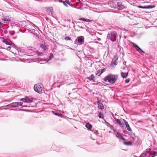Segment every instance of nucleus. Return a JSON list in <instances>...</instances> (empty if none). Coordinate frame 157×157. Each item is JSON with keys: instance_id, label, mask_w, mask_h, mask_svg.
I'll use <instances>...</instances> for the list:
<instances>
[{"instance_id": "nucleus-7", "label": "nucleus", "mask_w": 157, "mask_h": 157, "mask_svg": "<svg viewBox=\"0 0 157 157\" xmlns=\"http://www.w3.org/2000/svg\"><path fill=\"white\" fill-rule=\"evenodd\" d=\"M19 101L27 103H30L33 102V100L27 97H25L24 98L20 99Z\"/></svg>"}, {"instance_id": "nucleus-59", "label": "nucleus", "mask_w": 157, "mask_h": 157, "mask_svg": "<svg viewBox=\"0 0 157 157\" xmlns=\"http://www.w3.org/2000/svg\"><path fill=\"white\" fill-rule=\"evenodd\" d=\"M124 136H126V135H124Z\"/></svg>"}, {"instance_id": "nucleus-14", "label": "nucleus", "mask_w": 157, "mask_h": 157, "mask_svg": "<svg viewBox=\"0 0 157 157\" xmlns=\"http://www.w3.org/2000/svg\"><path fill=\"white\" fill-rule=\"evenodd\" d=\"M105 71V69H103L101 70H98L97 72L96 73V75H98V76H99Z\"/></svg>"}, {"instance_id": "nucleus-22", "label": "nucleus", "mask_w": 157, "mask_h": 157, "mask_svg": "<svg viewBox=\"0 0 157 157\" xmlns=\"http://www.w3.org/2000/svg\"><path fill=\"white\" fill-rule=\"evenodd\" d=\"M2 42L6 45H11V43L4 38H3Z\"/></svg>"}, {"instance_id": "nucleus-39", "label": "nucleus", "mask_w": 157, "mask_h": 157, "mask_svg": "<svg viewBox=\"0 0 157 157\" xmlns=\"http://www.w3.org/2000/svg\"><path fill=\"white\" fill-rule=\"evenodd\" d=\"M116 134L118 136H121V137H122V135L119 132H117L116 133Z\"/></svg>"}, {"instance_id": "nucleus-40", "label": "nucleus", "mask_w": 157, "mask_h": 157, "mask_svg": "<svg viewBox=\"0 0 157 157\" xmlns=\"http://www.w3.org/2000/svg\"><path fill=\"white\" fill-rule=\"evenodd\" d=\"M130 81V80L129 79H126L125 80V82L126 83H128Z\"/></svg>"}, {"instance_id": "nucleus-11", "label": "nucleus", "mask_w": 157, "mask_h": 157, "mask_svg": "<svg viewBox=\"0 0 157 157\" xmlns=\"http://www.w3.org/2000/svg\"><path fill=\"white\" fill-rule=\"evenodd\" d=\"M76 40L79 43V45L82 44L84 42V37L82 36H79L77 38Z\"/></svg>"}, {"instance_id": "nucleus-3", "label": "nucleus", "mask_w": 157, "mask_h": 157, "mask_svg": "<svg viewBox=\"0 0 157 157\" xmlns=\"http://www.w3.org/2000/svg\"><path fill=\"white\" fill-rule=\"evenodd\" d=\"M117 36L116 32L115 31L112 32L108 34L107 35V39L114 42L116 40Z\"/></svg>"}, {"instance_id": "nucleus-28", "label": "nucleus", "mask_w": 157, "mask_h": 157, "mask_svg": "<svg viewBox=\"0 0 157 157\" xmlns=\"http://www.w3.org/2000/svg\"><path fill=\"white\" fill-rule=\"evenodd\" d=\"M115 120L117 121V123L119 124L120 125H123V124L121 123V121L120 120L118 119H117Z\"/></svg>"}, {"instance_id": "nucleus-58", "label": "nucleus", "mask_w": 157, "mask_h": 157, "mask_svg": "<svg viewBox=\"0 0 157 157\" xmlns=\"http://www.w3.org/2000/svg\"><path fill=\"white\" fill-rule=\"evenodd\" d=\"M32 25H34V24H33V23H32Z\"/></svg>"}, {"instance_id": "nucleus-2", "label": "nucleus", "mask_w": 157, "mask_h": 157, "mask_svg": "<svg viewBox=\"0 0 157 157\" xmlns=\"http://www.w3.org/2000/svg\"><path fill=\"white\" fill-rule=\"evenodd\" d=\"M118 77V76L117 75L109 74L108 75L105 77L104 78V81L105 82L108 81L109 83L113 84L117 80Z\"/></svg>"}, {"instance_id": "nucleus-47", "label": "nucleus", "mask_w": 157, "mask_h": 157, "mask_svg": "<svg viewBox=\"0 0 157 157\" xmlns=\"http://www.w3.org/2000/svg\"><path fill=\"white\" fill-rule=\"evenodd\" d=\"M123 121H124V123H125V122H127L124 119H123Z\"/></svg>"}, {"instance_id": "nucleus-43", "label": "nucleus", "mask_w": 157, "mask_h": 157, "mask_svg": "<svg viewBox=\"0 0 157 157\" xmlns=\"http://www.w3.org/2000/svg\"><path fill=\"white\" fill-rule=\"evenodd\" d=\"M97 85H98L99 86H101V85H102V84L101 82H99L97 83Z\"/></svg>"}, {"instance_id": "nucleus-53", "label": "nucleus", "mask_w": 157, "mask_h": 157, "mask_svg": "<svg viewBox=\"0 0 157 157\" xmlns=\"http://www.w3.org/2000/svg\"><path fill=\"white\" fill-rule=\"evenodd\" d=\"M113 131H114V132L115 133V132H116V130H113Z\"/></svg>"}, {"instance_id": "nucleus-27", "label": "nucleus", "mask_w": 157, "mask_h": 157, "mask_svg": "<svg viewBox=\"0 0 157 157\" xmlns=\"http://www.w3.org/2000/svg\"><path fill=\"white\" fill-rule=\"evenodd\" d=\"M79 20H82L83 21H86V22H91V21L90 20H89V19H85L84 18H80L79 19Z\"/></svg>"}, {"instance_id": "nucleus-19", "label": "nucleus", "mask_w": 157, "mask_h": 157, "mask_svg": "<svg viewBox=\"0 0 157 157\" xmlns=\"http://www.w3.org/2000/svg\"><path fill=\"white\" fill-rule=\"evenodd\" d=\"M85 126L88 130L91 129L92 128V125L89 123L86 124Z\"/></svg>"}, {"instance_id": "nucleus-26", "label": "nucleus", "mask_w": 157, "mask_h": 157, "mask_svg": "<svg viewBox=\"0 0 157 157\" xmlns=\"http://www.w3.org/2000/svg\"><path fill=\"white\" fill-rule=\"evenodd\" d=\"M146 9H151L154 8L155 6V5L145 6Z\"/></svg>"}, {"instance_id": "nucleus-41", "label": "nucleus", "mask_w": 157, "mask_h": 157, "mask_svg": "<svg viewBox=\"0 0 157 157\" xmlns=\"http://www.w3.org/2000/svg\"><path fill=\"white\" fill-rule=\"evenodd\" d=\"M63 3L65 6H67V5L66 4L67 2H66V1H63Z\"/></svg>"}, {"instance_id": "nucleus-45", "label": "nucleus", "mask_w": 157, "mask_h": 157, "mask_svg": "<svg viewBox=\"0 0 157 157\" xmlns=\"http://www.w3.org/2000/svg\"><path fill=\"white\" fill-rule=\"evenodd\" d=\"M60 147H59L58 148H57V149H54L55 150H56L57 151H59L60 150L59 149H58V148H59Z\"/></svg>"}, {"instance_id": "nucleus-21", "label": "nucleus", "mask_w": 157, "mask_h": 157, "mask_svg": "<svg viewBox=\"0 0 157 157\" xmlns=\"http://www.w3.org/2000/svg\"><path fill=\"white\" fill-rule=\"evenodd\" d=\"M99 108L101 109H104V107L103 104L101 103H99L98 104Z\"/></svg>"}, {"instance_id": "nucleus-30", "label": "nucleus", "mask_w": 157, "mask_h": 157, "mask_svg": "<svg viewBox=\"0 0 157 157\" xmlns=\"http://www.w3.org/2000/svg\"><path fill=\"white\" fill-rule=\"evenodd\" d=\"M40 47L41 48L44 50H45L46 49V47L44 44H42L40 45Z\"/></svg>"}, {"instance_id": "nucleus-57", "label": "nucleus", "mask_w": 157, "mask_h": 157, "mask_svg": "<svg viewBox=\"0 0 157 157\" xmlns=\"http://www.w3.org/2000/svg\"><path fill=\"white\" fill-rule=\"evenodd\" d=\"M54 146H55V145H52V147Z\"/></svg>"}, {"instance_id": "nucleus-36", "label": "nucleus", "mask_w": 157, "mask_h": 157, "mask_svg": "<svg viewBox=\"0 0 157 157\" xmlns=\"http://www.w3.org/2000/svg\"><path fill=\"white\" fill-rule=\"evenodd\" d=\"M138 7H139V8H140L146 9V8H145V7H146L145 6H138Z\"/></svg>"}, {"instance_id": "nucleus-20", "label": "nucleus", "mask_w": 157, "mask_h": 157, "mask_svg": "<svg viewBox=\"0 0 157 157\" xmlns=\"http://www.w3.org/2000/svg\"><path fill=\"white\" fill-rule=\"evenodd\" d=\"M125 125L126 126V127L127 128V129L129 131H132V130L130 127L128 122H125Z\"/></svg>"}, {"instance_id": "nucleus-60", "label": "nucleus", "mask_w": 157, "mask_h": 157, "mask_svg": "<svg viewBox=\"0 0 157 157\" xmlns=\"http://www.w3.org/2000/svg\"><path fill=\"white\" fill-rule=\"evenodd\" d=\"M76 41H75V43H76Z\"/></svg>"}, {"instance_id": "nucleus-1", "label": "nucleus", "mask_w": 157, "mask_h": 157, "mask_svg": "<svg viewBox=\"0 0 157 157\" xmlns=\"http://www.w3.org/2000/svg\"><path fill=\"white\" fill-rule=\"evenodd\" d=\"M150 148L147 149L140 156V157H154L157 155V147L153 151H151Z\"/></svg>"}, {"instance_id": "nucleus-32", "label": "nucleus", "mask_w": 157, "mask_h": 157, "mask_svg": "<svg viewBox=\"0 0 157 157\" xmlns=\"http://www.w3.org/2000/svg\"><path fill=\"white\" fill-rule=\"evenodd\" d=\"M64 39L66 40H71V37L69 36H66L64 38Z\"/></svg>"}, {"instance_id": "nucleus-34", "label": "nucleus", "mask_w": 157, "mask_h": 157, "mask_svg": "<svg viewBox=\"0 0 157 157\" xmlns=\"http://www.w3.org/2000/svg\"><path fill=\"white\" fill-rule=\"evenodd\" d=\"M53 55L52 53H50V55L49 56V60L51 59H52V58L53 57Z\"/></svg>"}, {"instance_id": "nucleus-52", "label": "nucleus", "mask_w": 157, "mask_h": 157, "mask_svg": "<svg viewBox=\"0 0 157 157\" xmlns=\"http://www.w3.org/2000/svg\"><path fill=\"white\" fill-rule=\"evenodd\" d=\"M8 48H9V49H10L11 48V47L10 46L8 47Z\"/></svg>"}, {"instance_id": "nucleus-46", "label": "nucleus", "mask_w": 157, "mask_h": 157, "mask_svg": "<svg viewBox=\"0 0 157 157\" xmlns=\"http://www.w3.org/2000/svg\"><path fill=\"white\" fill-rule=\"evenodd\" d=\"M59 2H60V3L63 2V1L62 0H59Z\"/></svg>"}, {"instance_id": "nucleus-25", "label": "nucleus", "mask_w": 157, "mask_h": 157, "mask_svg": "<svg viewBox=\"0 0 157 157\" xmlns=\"http://www.w3.org/2000/svg\"><path fill=\"white\" fill-rule=\"evenodd\" d=\"M98 116L99 118H104V116L103 114L100 112H98Z\"/></svg>"}, {"instance_id": "nucleus-38", "label": "nucleus", "mask_w": 157, "mask_h": 157, "mask_svg": "<svg viewBox=\"0 0 157 157\" xmlns=\"http://www.w3.org/2000/svg\"><path fill=\"white\" fill-rule=\"evenodd\" d=\"M68 1H69V0H65V1L67 2V4H69V5H70L71 3L69 2Z\"/></svg>"}, {"instance_id": "nucleus-31", "label": "nucleus", "mask_w": 157, "mask_h": 157, "mask_svg": "<svg viewBox=\"0 0 157 157\" xmlns=\"http://www.w3.org/2000/svg\"><path fill=\"white\" fill-rule=\"evenodd\" d=\"M48 10L50 11V13H52L53 12V9L52 7H51L48 9Z\"/></svg>"}, {"instance_id": "nucleus-13", "label": "nucleus", "mask_w": 157, "mask_h": 157, "mask_svg": "<svg viewBox=\"0 0 157 157\" xmlns=\"http://www.w3.org/2000/svg\"><path fill=\"white\" fill-rule=\"evenodd\" d=\"M118 59V57L117 56H114L113 58L112 59L111 64L117 65V61Z\"/></svg>"}, {"instance_id": "nucleus-49", "label": "nucleus", "mask_w": 157, "mask_h": 157, "mask_svg": "<svg viewBox=\"0 0 157 157\" xmlns=\"http://www.w3.org/2000/svg\"><path fill=\"white\" fill-rule=\"evenodd\" d=\"M97 132H98L97 131H95L94 132V133H95L96 134H97V133H98Z\"/></svg>"}, {"instance_id": "nucleus-37", "label": "nucleus", "mask_w": 157, "mask_h": 157, "mask_svg": "<svg viewBox=\"0 0 157 157\" xmlns=\"http://www.w3.org/2000/svg\"><path fill=\"white\" fill-rule=\"evenodd\" d=\"M123 132L125 134L128 133V131H127V130H123Z\"/></svg>"}, {"instance_id": "nucleus-44", "label": "nucleus", "mask_w": 157, "mask_h": 157, "mask_svg": "<svg viewBox=\"0 0 157 157\" xmlns=\"http://www.w3.org/2000/svg\"><path fill=\"white\" fill-rule=\"evenodd\" d=\"M116 137H117V138L120 139H121V136H117L116 135Z\"/></svg>"}, {"instance_id": "nucleus-33", "label": "nucleus", "mask_w": 157, "mask_h": 157, "mask_svg": "<svg viewBox=\"0 0 157 157\" xmlns=\"http://www.w3.org/2000/svg\"><path fill=\"white\" fill-rule=\"evenodd\" d=\"M3 20L4 21H8V22H10L11 21L10 19L8 18L7 17H5L4 18Z\"/></svg>"}, {"instance_id": "nucleus-16", "label": "nucleus", "mask_w": 157, "mask_h": 157, "mask_svg": "<svg viewBox=\"0 0 157 157\" xmlns=\"http://www.w3.org/2000/svg\"><path fill=\"white\" fill-rule=\"evenodd\" d=\"M28 31L30 33L33 34L34 35L36 36V31H37V30H35L34 29L31 28H29V29H28Z\"/></svg>"}, {"instance_id": "nucleus-55", "label": "nucleus", "mask_w": 157, "mask_h": 157, "mask_svg": "<svg viewBox=\"0 0 157 157\" xmlns=\"http://www.w3.org/2000/svg\"><path fill=\"white\" fill-rule=\"evenodd\" d=\"M11 109V110H14L13 109Z\"/></svg>"}, {"instance_id": "nucleus-35", "label": "nucleus", "mask_w": 157, "mask_h": 157, "mask_svg": "<svg viewBox=\"0 0 157 157\" xmlns=\"http://www.w3.org/2000/svg\"><path fill=\"white\" fill-rule=\"evenodd\" d=\"M15 33V32L14 31H11L10 32V34L11 35H13Z\"/></svg>"}, {"instance_id": "nucleus-51", "label": "nucleus", "mask_w": 157, "mask_h": 157, "mask_svg": "<svg viewBox=\"0 0 157 157\" xmlns=\"http://www.w3.org/2000/svg\"><path fill=\"white\" fill-rule=\"evenodd\" d=\"M45 61H46V62H48V60H47V59H46Z\"/></svg>"}, {"instance_id": "nucleus-9", "label": "nucleus", "mask_w": 157, "mask_h": 157, "mask_svg": "<svg viewBox=\"0 0 157 157\" xmlns=\"http://www.w3.org/2000/svg\"><path fill=\"white\" fill-rule=\"evenodd\" d=\"M132 44L133 46L136 49L137 51L139 52L143 53L144 54L145 53V52L143 51L139 47V46L137 44H136L135 43H132Z\"/></svg>"}, {"instance_id": "nucleus-10", "label": "nucleus", "mask_w": 157, "mask_h": 157, "mask_svg": "<svg viewBox=\"0 0 157 157\" xmlns=\"http://www.w3.org/2000/svg\"><path fill=\"white\" fill-rule=\"evenodd\" d=\"M11 45H10L12 47H13L17 49V51L18 52V54L19 55H20V53H21V52L22 51V49L21 48H18L17 46L15 45V44L12 43L11 42Z\"/></svg>"}, {"instance_id": "nucleus-15", "label": "nucleus", "mask_w": 157, "mask_h": 157, "mask_svg": "<svg viewBox=\"0 0 157 157\" xmlns=\"http://www.w3.org/2000/svg\"><path fill=\"white\" fill-rule=\"evenodd\" d=\"M117 4V7L119 9L121 10L123 8L124 6L121 2H118Z\"/></svg>"}, {"instance_id": "nucleus-18", "label": "nucleus", "mask_w": 157, "mask_h": 157, "mask_svg": "<svg viewBox=\"0 0 157 157\" xmlns=\"http://www.w3.org/2000/svg\"><path fill=\"white\" fill-rule=\"evenodd\" d=\"M123 143L124 145L127 146L131 145L132 144V143L131 141H124Z\"/></svg>"}, {"instance_id": "nucleus-42", "label": "nucleus", "mask_w": 157, "mask_h": 157, "mask_svg": "<svg viewBox=\"0 0 157 157\" xmlns=\"http://www.w3.org/2000/svg\"><path fill=\"white\" fill-rule=\"evenodd\" d=\"M121 137V139L122 140L124 141L126 140L125 139H124V138L122 136V137Z\"/></svg>"}, {"instance_id": "nucleus-6", "label": "nucleus", "mask_w": 157, "mask_h": 157, "mask_svg": "<svg viewBox=\"0 0 157 157\" xmlns=\"http://www.w3.org/2000/svg\"><path fill=\"white\" fill-rule=\"evenodd\" d=\"M130 135V139L131 142L133 144H136L137 141L138 140V137L136 136L134 134H131Z\"/></svg>"}, {"instance_id": "nucleus-17", "label": "nucleus", "mask_w": 157, "mask_h": 157, "mask_svg": "<svg viewBox=\"0 0 157 157\" xmlns=\"http://www.w3.org/2000/svg\"><path fill=\"white\" fill-rule=\"evenodd\" d=\"M52 113L55 115L60 117H63V115L62 114L59 113H57L55 111H52Z\"/></svg>"}, {"instance_id": "nucleus-12", "label": "nucleus", "mask_w": 157, "mask_h": 157, "mask_svg": "<svg viewBox=\"0 0 157 157\" xmlns=\"http://www.w3.org/2000/svg\"><path fill=\"white\" fill-rule=\"evenodd\" d=\"M26 22L25 21L23 22L20 21L19 23L17 22H15L14 23V25L16 26L17 27H23L24 26H25V25H22V24H24L25 25V23Z\"/></svg>"}, {"instance_id": "nucleus-5", "label": "nucleus", "mask_w": 157, "mask_h": 157, "mask_svg": "<svg viewBox=\"0 0 157 157\" xmlns=\"http://www.w3.org/2000/svg\"><path fill=\"white\" fill-rule=\"evenodd\" d=\"M43 86L42 84H36L34 85V89L36 92L41 93H42Z\"/></svg>"}, {"instance_id": "nucleus-54", "label": "nucleus", "mask_w": 157, "mask_h": 157, "mask_svg": "<svg viewBox=\"0 0 157 157\" xmlns=\"http://www.w3.org/2000/svg\"><path fill=\"white\" fill-rule=\"evenodd\" d=\"M6 32V31H4V33H6V32Z\"/></svg>"}, {"instance_id": "nucleus-29", "label": "nucleus", "mask_w": 157, "mask_h": 157, "mask_svg": "<svg viewBox=\"0 0 157 157\" xmlns=\"http://www.w3.org/2000/svg\"><path fill=\"white\" fill-rule=\"evenodd\" d=\"M35 55L37 54V55H38L39 56H41L43 55V54L42 52H39L38 51H36V52L35 51Z\"/></svg>"}, {"instance_id": "nucleus-23", "label": "nucleus", "mask_w": 157, "mask_h": 157, "mask_svg": "<svg viewBox=\"0 0 157 157\" xmlns=\"http://www.w3.org/2000/svg\"><path fill=\"white\" fill-rule=\"evenodd\" d=\"M128 75V74L127 73H124L122 72L121 73V76L123 78H126L127 77Z\"/></svg>"}, {"instance_id": "nucleus-50", "label": "nucleus", "mask_w": 157, "mask_h": 157, "mask_svg": "<svg viewBox=\"0 0 157 157\" xmlns=\"http://www.w3.org/2000/svg\"><path fill=\"white\" fill-rule=\"evenodd\" d=\"M106 123L107 125L109 124V125H110V124L108 122H106Z\"/></svg>"}, {"instance_id": "nucleus-56", "label": "nucleus", "mask_w": 157, "mask_h": 157, "mask_svg": "<svg viewBox=\"0 0 157 157\" xmlns=\"http://www.w3.org/2000/svg\"><path fill=\"white\" fill-rule=\"evenodd\" d=\"M141 121H139L138 122H141Z\"/></svg>"}, {"instance_id": "nucleus-4", "label": "nucleus", "mask_w": 157, "mask_h": 157, "mask_svg": "<svg viewBox=\"0 0 157 157\" xmlns=\"http://www.w3.org/2000/svg\"><path fill=\"white\" fill-rule=\"evenodd\" d=\"M22 104L23 103L21 102H13L6 105L5 106L8 107H13L22 106V108H23L24 106H25L22 105Z\"/></svg>"}, {"instance_id": "nucleus-48", "label": "nucleus", "mask_w": 157, "mask_h": 157, "mask_svg": "<svg viewBox=\"0 0 157 157\" xmlns=\"http://www.w3.org/2000/svg\"><path fill=\"white\" fill-rule=\"evenodd\" d=\"M77 90V89H73V90H75V91H77V90Z\"/></svg>"}, {"instance_id": "nucleus-24", "label": "nucleus", "mask_w": 157, "mask_h": 157, "mask_svg": "<svg viewBox=\"0 0 157 157\" xmlns=\"http://www.w3.org/2000/svg\"><path fill=\"white\" fill-rule=\"evenodd\" d=\"M95 78L94 75L92 74L90 76L88 77V78L90 80H93Z\"/></svg>"}, {"instance_id": "nucleus-8", "label": "nucleus", "mask_w": 157, "mask_h": 157, "mask_svg": "<svg viewBox=\"0 0 157 157\" xmlns=\"http://www.w3.org/2000/svg\"><path fill=\"white\" fill-rule=\"evenodd\" d=\"M25 52L28 54L29 56H33L35 55V51H34L32 49L30 48H27L25 50Z\"/></svg>"}]
</instances>
